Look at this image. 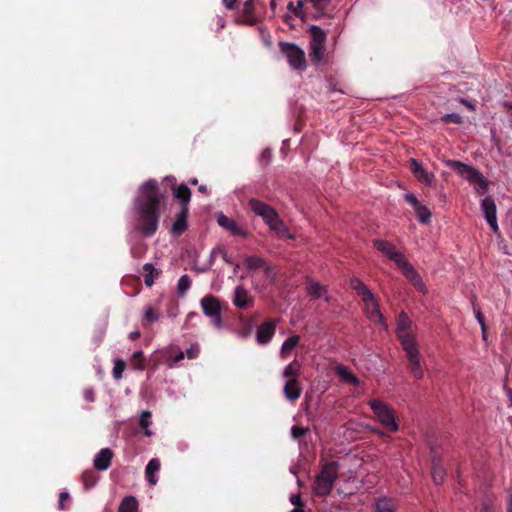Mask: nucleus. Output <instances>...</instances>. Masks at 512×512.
Instances as JSON below:
<instances>
[{
  "mask_svg": "<svg viewBox=\"0 0 512 512\" xmlns=\"http://www.w3.org/2000/svg\"><path fill=\"white\" fill-rule=\"evenodd\" d=\"M197 182H198V181H197V179H191V180H190V183H191V184H193V185H196V184H197Z\"/></svg>",
  "mask_w": 512,
  "mask_h": 512,
  "instance_id": "nucleus-63",
  "label": "nucleus"
},
{
  "mask_svg": "<svg viewBox=\"0 0 512 512\" xmlns=\"http://www.w3.org/2000/svg\"><path fill=\"white\" fill-rule=\"evenodd\" d=\"M173 196L181 203V207H188L191 199V190L186 184L176 185L172 188Z\"/></svg>",
  "mask_w": 512,
  "mask_h": 512,
  "instance_id": "nucleus-21",
  "label": "nucleus"
},
{
  "mask_svg": "<svg viewBox=\"0 0 512 512\" xmlns=\"http://www.w3.org/2000/svg\"><path fill=\"white\" fill-rule=\"evenodd\" d=\"M118 512H138V501L133 496H126L120 503Z\"/></svg>",
  "mask_w": 512,
  "mask_h": 512,
  "instance_id": "nucleus-27",
  "label": "nucleus"
},
{
  "mask_svg": "<svg viewBox=\"0 0 512 512\" xmlns=\"http://www.w3.org/2000/svg\"><path fill=\"white\" fill-rule=\"evenodd\" d=\"M281 51L286 55L288 62L294 69L306 67L305 53L298 46L290 43H281Z\"/></svg>",
  "mask_w": 512,
  "mask_h": 512,
  "instance_id": "nucleus-9",
  "label": "nucleus"
},
{
  "mask_svg": "<svg viewBox=\"0 0 512 512\" xmlns=\"http://www.w3.org/2000/svg\"><path fill=\"white\" fill-rule=\"evenodd\" d=\"M129 337L132 339V340H136L140 337V332L139 331H134V332H131Z\"/></svg>",
  "mask_w": 512,
  "mask_h": 512,
  "instance_id": "nucleus-56",
  "label": "nucleus"
},
{
  "mask_svg": "<svg viewBox=\"0 0 512 512\" xmlns=\"http://www.w3.org/2000/svg\"><path fill=\"white\" fill-rule=\"evenodd\" d=\"M508 512H512V495L509 497L508 501Z\"/></svg>",
  "mask_w": 512,
  "mask_h": 512,
  "instance_id": "nucleus-60",
  "label": "nucleus"
},
{
  "mask_svg": "<svg viewBox=\"0 0 512 512\" xmlns=\"http://www.w3.org/2000/svg\"><path fill=\"white\" fill-rule=\"evenodd\" d=\"M373 246L375 249H377L385 256L393 260L396 263V265L402 270L403 274L413 282V284L418 290L425 291V284L422 281L419 274L417 273V271L406 260L404 255L396 249V247L392 243L386 240L375 239L373 240Z\"/></svg>",
  "mask_w": 512,
  "mask_h": 512,
  "instance_id": "nucleus-3",
  "label": "nucleus"
},
{
  "mask_svg": "<svg viewBox=\"0 0 512 512\" xmlns=\"http://www.w3.org/2000/svg\"><path fill=\"white\" fill-rule=\"evenodd\" d=\"M299 341H300V337L298 335H293V336L289 337L288 339H286L281 346V350H280L281 357L287 358L290 355V353L292 352V350L299 344Z\"/></svg>",
  "mask_w": 512,
  "mask_h": 512,
  "instance_id": "nucleus-26",
  "label": "nucleus"
},
{
  "mask_svg": "<svg viewBox=\"0 0 512 512\" xmlns=\"http://www.w3.org/2000/svg\"><path fill=\"white\" fill-rule=\"evenodd\" d=\"M338 478V464L329 462L323 465L321 472L316 476L313 492L315 495L327 496L332 488L335 480Z\"/></svg>",
  "mask_w": 512,
  "mask_h": 512,
  "instance_id": "nucleus-4",
  "label": "nucleus"
},
{
  "mask_svg": "<svg viewBox=\"0 0 512 512\" xmlns=\"http://www.w3.org/2000/svg\"><path fill=\"white\" fill-rule=\"evenodd\" d=\"M145 318L148 321H150V322L155 321V320L158 319L157 313L155 312V310L151 306L146 307V309H145Z\"/></svg>",
  "mask_w": 512,
  "mask_h": 512,
  "instance_id": "nucleus-48",
  "label": "nucleus"
},
{
  "mask_svg": "<svg viewBox=\"0 0 512 512\" xmlns=\"http://www.w3.org/2000/svg\"><path fill=\"white\" fill-rule=\"evenodd\" d=\"M369 406L377 417L378 421L392 432L399 430V423L396 413L392 407L379 399L369 401Z\"/></svg>",
  "mask_w": 512,
  "mask_h": 512,
  "instance_id": "nucleus-5",
  "label": "nucleus"
},
{
  "mask_svg": "<svg viewBox=\"0 0 512 512\" xmlns=\"http://www.w3.org/2000/svg\"><path fill=\"white\" fill-rule=\"evenodd\" d=\"M325 55V45L310 43L309 56L315 63L321 62Z\"/></svg>",
  "mask_w": 512,
  "mask_h": 512,
  "instance_id": "nucleus-32",
  "label": "nucleus"
},
{
  "mask_svg": "<svg viewBox=\"0 0 512 512\" xmlns=\"http://www.w3.org/2000/svg\"><path fill=\"white\" fill-rule=\"evenodd\" d=\"M82 482L86 489L92 488L98 481V476L93 470H86L81 475Z\"/></svg>",
  "mask_w": 512,
  "mask_h": 512,
  "instance_id": "nucleus-34",
  "label": "nucleus"
},
{
  "mask_svg": "<svg viewBox=\"0 0 512 512\" xmlns=\"http://www.w3.org/2000/svg\"><path fill=\"white\" fill-rule=\"evenodd\" d=\"M189 207H180L176 213L170 232L174 235H181L188 227Z\"/></svg>",
  "mask_w": 512,
  "mask_h": 512,
  "instance_id": "nucleus-16",
  "label": "nucleus"
},
{
  "mask_svg": "<svg viewBox=\"0 0 512 512\" xmlns=\"http://www.w3.org/2000/svg\"><path fill=\"white\" fill-rule=\"evenodd\" d=\"M305 288L307 293L314 299L323 298L326 302H330L327 286L320 282L307 278L305 281Z\"/></svg>",
  "mask_w": 512,
  "mask_h": 512,
  "instance_id": "nucleus-15",
  "label": "nucleus"
},
{
  "mask_svg": "<svg viewBox=\"0 0 512 512\" xmlns=\"http://www.w3.org/2000/svg\"><path fill=\"white\" fill-rule=\"evenodd\" d=\"M165 198V195L160 192L156 180H148L140 187L139 195L135 202L137 212L136 231L144 236H152L156 233L161 214V205Z\"/></svg>",
  "mask_w": 512,
  "mask_h": 512,
  "instance_id": "nucleus-1",
  "label": "nucleus"
},
{
  "mask_svg": "<svg viewBox=\"0 0 512 512\" xmlns=\"http://www.w3.org/2000/svg\"><path fill=\"white\" fill-rule=\"evenodd\" d=\"M276 331V322L269 320L262 323L256 331V338L259 344H267L272 337L274 336Z\"/></svg>",
  "mask_w": 512,
  "mask_h": 512,
  "instance_id": "nucleus-17",
  "label": "nucleus"
},
{
  "mask_svg": "<svg viewBox=\"0 0 512 512\" xmlns=\"http://www.w3.org/2000/svg\"><path fill=\"white\" fill-rule=\"evenodd\" d=\"M290 502H291L293 505H295V506H296V508H299V507L301 508V507H303V506H304V503H303V501H302V499H301L300 494H292V495L290 496Z\"/></svg>",
  "mask_w": 512,
  "mask_h": 512,
  "instance_id": "nucleus-50",
  "label": "nucleus"
},
{
  "mask_svg": "<svg viewBox=\"0 0 512 512\" xmlns=\"http://www.w3.org/2000/svg\"><path fill=\"white\" fill-rule=\"evenodd\" d=\"M309 2L316 10L320 13H323L327 6L330 4L331 0H306Z\"/></svg>",
  "mask_w": 512,
  "mask_h": 512,
  "instance_id": "nucleus-41",
  "label": "nucleus"
},
{
  "mask_svg": "<svg viewBox=\"0 0 512 512\" xmlns=\"http://www.w3.org/2000/svg\"><path fill=\"white\" fill-rule=\"evenodd\" d=\"M362 301L364 302V311L368 319L374 323H382L383 316L373 293L363 298Z\"/></svg>",
  "mask_w": 512,
  "mask_h": 512,
  "instance_id": "nucleus-13",
  "label": "nucleus"
},
{
  "mask_svg": "<svg viewBox=\"0 0 512 512\" xmlns=\"http://www.w3.org/2000/svg\"><path fill=\"white\" fill-rule=\"evenodd\" d=\"M199 191H200L201 193H206V192H207V188H206V186H203V185H202V186H200V187H199Z\"/></svg>",
  "mask_w": 512,
  "mask_h": 512,
  "instance_id": "nucleus-61",
  "label": "nucleus"
},
{
  "mask_svg": "<svg viewBox=\"0 0 512 512\" xmlns=\"http://www.w3.org/2000/svg\"><path fill=\"white\" fill-rule=\"evenodd\" d=\"M113 458V452L109 448H103L95 456L93 464L97 470L103 471L110 467Z\"/></svg>",
  "mask_w": 512,
  "mask_h": 512,
  "instance_id": "nucleus-20",
  "label": "nucleus"
},
{
  "mask_svg": "<svg viewBox=\"0 0 512 512\" xmlns=\"http://www.w3.org/2000/svg\"><path fill=\"white\" fill-rule=\"evenodd\" d=\"M191 286V279L188 275H183L178 281V292L184 294Z\"/></svg>",
  "mask_w": 512,
  "mask_h": 512,
  "instance_id": "nucleus-40",
  "label": "nucleus"
},
{
  "mask_svg": "<svg viewBox=\"0 0 512 512\" xmlns=\"http://www.w3.org/2000/svg\"><path fill=\"white\" fill-rule=\"evenodd\" d=\"M409 167L418 181L423 182L427 186L434 185L435 175L432 172H428L425 168H423L422 165L415 158H411L409 160Z\"/></svg>",
  "mask_w": 512,
  "mask_h": 512,
  "instance_id": "nucleus-14",
  "label": "nucleus"
},
{
  "mask_svg": "<svg viewBox=\"0 0 512 512\" xmlns=\"http://www.w3.org/2000/svg\"><path fill=\"white\" fill-rule=\"evenodd\" d=\"M405 199L408 203H410L414 208L420 205L418 199L413 194H406Z\"/></svg>",
  "mask_w": 512,
  "mask_h": 512,
  "instance_id": "nucleus-51",
  "label": "nucleus"
},
{
  "mask_svg": "<svg viewBox=\"0 0 512 512\" xmlns=\"http://www.w3.org/2000/svg\"><path fill=\"white\" fill-rule=\"evenodd\" d=\"M291 512H304L303 507L294 508Z\"/></svg>",
  "mask_w": 512,
  "mask_h": 512,
  "instance_id": "nucleus-62",
  "label": "nucleus"
},
{
  "mask_svg": "<svg viewBox=\"0 0 512 512\" xmlns=\"http://www.w3.org/2000/svg\"><path fill=\"white\" fill-rule=\"evenodd\" d=\"M223 3L228 9H233L237 3V0H223Z\"/></svg>",
  "mask_w": 512,
  "mask_h": 512,
  "instance_id": "nucleus-54",
  "label": "nucleus"
},
{
  "mask_svg": "<svg viewBox=\"0 0 512 512\" xmlns=\"http://www.w3.org/2000/svg\"><path fill=\"white\" fill-rule=\"evenodd\" d=\"M270 230L274 231L278 237L280 238H291L289 235V231L285 223L280 219V217H276L269 225Z\"/></svg>",
  "mask_w": 512,
  "mask_h": 512,
  "instance_id": "nucleus-24",
  "label": "nucleus"
},
{
  "mask_svg": "<svg viewBox=\"0 0 512 512\" xmlns=\"http://www.w3.org/2000/svg\"><path fill=\"white\" fill-rule=\"evenodd\" d=\"M125 367H126V364L123 360H121V359L115 360L114 367H113V377L116 380H120L122 378V374L125 370Z\"/></svg>",
  "mask_w": 512,
  "mask_h": 512,
  "instance_id": "nucleus-39",
  "label": "nucleus"
},
{
  "mask_svg": "<svg viewBox=\"0 0 512 512\" xmlns=\"http://www.w3.org/2000/svg\"><path fill=\"white\" fill-rule=\"evenodd\" d=\"M201 307L203 310V313L211 318L213 324L216 327H221L222 325V316H221V310H222V304L219 298L213 295H207L204 296L201 299Z\"/></svg>",
  "mask_w": 512,
  "mask_h": 512,
  "instance_id": "nucleus-7",
  "label": "nucleus"
},
{
  "mask_svg": "<svg viewBox=\"0 0 512 512\" xmlns=\"http://www.w3.org/2000/svg\"><path fill=\"white\" fill-rule=\"evenodd\" d=\"M350 286L357 292L361 299L372 294L371 290L358 278H352L350 280Z\"/></svg>",
  "mask_w": 512,
  "mask_h": 512,
  "instance_id": "nucleus-30",
  "label": "nucleus"
},
{
  "mask_svg": "<svg viewBox=\"0 0 512 512\" xmlns=\"http://www.w3.org/2000/svg\"><path fill=\"white\" fill-rule=\"evenodd\" d=\"M131 365L137 370H143L145 368V357L142 351H136L133 353Z\"/></svg>",
  "mask_w": 512,
  "mask_h": 512,
  "instance_id": "nucleus-37",
  "label": "nucleus"
},
{
  "mask_svg": "<svg viewBox=\"0 0 512 512\" xmlns=\"http://www.w3.org/2000/svg\"><path fill=\"white\" fill-rule=\"evenodd\" d=\"M481 206L488 224L493 232L497 233L499 231V227L497 224L496 204L494 199L491 196L485 197L482 200Z\"/></svg>",
  "mask_w": 512,
  "mask_h": 512,
  "instance_id": "nucleus-12",
  "label": "nucleus"
},
{
  "mask_svg": "<svg viewBox=\"0 0 512 512\" xmlns=\"http://www.w3.org/2000/svg\"><path fill=\"white\" fill-rule=\"evenodd\" d=\"M283 392L285 397L291 401L295 402L298 400L302 393V387L298 381V379H289L286 381Z\"/></svg>",
  "mask_w": 512,
  "mask_h": 512,
  "instance_id": "nucleus-19",
  "label": "nucleus"
},
{
  "mask_svg": "<svg viewBox=\"0 0 512 512\" xmlns=\"http://www.w3.org/2000/svg\"><path fill=\"white\" fill-rule=\"evenodd\" d=\"M233 304L240 309H246L253 304V298L243 286L235 288Z\"/></svg>",
  "mask_w": 512,
  "mask_h": 512,
  "instance_id": "nucleus-18",
  "label": "nucleus"
},
{
  "mask_svg": "<svg viewBox=\"0 0 512 512\" xmlns=\"http://www.w3.org/2000/svg\"><path fill=\"white\" fill-rule=\"evenodd\" d=\"M445 164L470 183H478L483 191L487 189V180L476 168L456 160H446Z\"/></svg>",
  "mask_w": 512,
  "mask_h": 512,
  "instance_id": "nucleus-6",
  "label": "nucleus"
},
{
  "mask_svg": "<svg viewBox=\"0 0 512 512\" xmlns=\"http://www.w3.org/2000/svg\"><path fill=\"white\" fill-rule=\"evenodd\" d=\"M309 32L312 37L310 43L325 45L327 35L323 29L313 25L310 27Z\"/></svg>",
  "mask_w": 512,
  "mask_h": 512,
  "instance_id": "nucleus-31",
  "label": "nucleus"
},
{
  "mask_svg": "<svg viewBox=\"0 0 512 512\" xmlns=\"http://www.w3.org/2000/svg\"><path fill=\"white\" fill-rule=\"evenodd\" d=\"M260 18L258 0H247L237 17V22L245 25H254Z\"/></svg>",
  "mask_w": 512,
  "mask_h": 512,
  "instance_id": "nucleus-8",
  "label": "nucleus"
},
{
  "mask_svg": "<svg viewBox=\"0 0 512 512\" xmlns=\"http://www.w3.org/2000/svg\"><path fill=\"white\" fill-rule=\"evenodd\" d=\"M376 509L378 512H395V505L391 500L382 498L376 502Z\"/></svg>",
  "mask_w": 512,
  "mask_h": 512,
  "instance_id": "nucleus-36",
  "label": "nucleus"
},
{
  "mask_svg": "<svg viewBox=\"0 0 512 512\" xmlns=\"http://www.w3.org/2000/svg\"><path fill=\"white\" fill-rule=\"evenodd\" d=\"M217 223L219 226H221L223 229L227 230L230 234L234 236L246 238L249 235L247 230L242 225H240L236 220L229 218L222 213H220L217 216Z\"/></svg>",
  "mask_w": 512,
  "mask_h": 512,
  "instance_id": "nucleus-11",
  "label": "nucleus"
},
{
  "mask_svg": "<svg viewBox=\"0 0 512 512\" xmlns=\"http://www.w3.org/2000/svg\"><path fill=\"white\" fill-rule=\"evenodd\" d=\"M185 357V353L182 352V351H178L177 354H175L174 356H169L168 358V365L170 367H172L174 364L180 362L181 360H183Z\"/></svg>",
  "mask_w": 512,
  "mask_h": 512,
  "instance_id": "nucleus-47",
  "label": "nucleus"
},
{
  "mask_svg": "<svg viewBox=\"0 0 512 512\" xmlns=\"http://www.w3.org/2000/svg\"><path fill=\"white\" fill-rule=\"evenodd\" d=\"M397 337L406 352L409 369L416 379H422L424 371L421 366V356L416 343L415 333L412 329V321L408 315L401 312L397 320Z\"/></svg>",
  "mask_w": 512,
  "mask_h": 512,
  "instance_id": "nucleus-2",
  "label": "nucleus"
},
{
  "mask_svg": "<svg viewBox=\"0 0 512 512\" xmlns=\"http://www.w3.org/2000/svg\"><path fill=\"white\" fill-rule=\"evenodd\" d=\"M308 432V428H304L301 426H293L291 428V435L294 439H299L305 436Z\"/></svg>",
  "mask_w": 512,
  "mask_h": 512,
  "instance_id": "nucleus-45",
  "label": "nucleus"
},
{
  "mask_svg": "<svg viewBox=\"0 0 512 512\" xmlns=\"http://www.w3.org/2000/svg\"><path fill=\"white\" fill-rule=\"evenodd\" d=\"M70 499V496L67 492H61L59 496V508L61 510L66 509V502Z\"/></svg>",
  "mask_w": 512,
  "mask_h": 512,
  "instance_id": "nucleus-49",
  "label": "nucleus"
},
{
  "mask_svg": "<svg viewBox=\"0 0 512 512\" xmlns=\"http://www.w3.org/2000/svg\"><path fill=\"white\" fill-rule=\"evenodd\" d=\"M84 395H85V398H86L88 401H90V402L94 401V392H93L92 390H86V391L84 392Z\"/></svg>",
  "mask_w": 512,
  "mask_h": 512,
  "instance_id": "nucleus-55",
  "label": "nucleus"
},
{
  "mask_svg": "<svg viewBox=\"0 0 512 512\" xmlns=\"http://www.w3.org/2000/svg\"><path fill=\"white\" fill-rule=\"evenodd\" d=\"M460 103H462L463 105H465L467 108H469L472 111L475 110V105L472 104L470 101L464 99V98L460 99Z\"/></svg>",
  "mask_w": 512,
  "mask_h": 512,
  "instance_id": "nucleus-52",
  "label": "nucleus"
},
{
  "mask_svg": "<svg viewBox=\"0 0 512 512\" xmlns=\"http://www.w3.org/2000/svg\"><path fill=\"white\" fill-rule=\"evenodd\" d=\"M303 1L299 0L296 5L293 2H290L287 6L288 10H290L295 16H300L303 8Z\"/></svg>",
  "mask_w": 512,
  "mask_h": 512,
  "instance_id": "nucleus-46",
  "label": "nucleus"
},
{
  "mask_svg": "<svg viewBox=\"0 0 512 512\" xmlns=\"http://www.w3.org/2000/svg\"><path fill=\"white\" fill-rule=\"evenodd\" d=\"M350 286L357 292L361 299L372 294L371 290L358 278H352L350 280Z\"/></svg>",
  "mask_w": 512,
  "mask_h": 512,
  "instance_id": "nucleus-29",
  "label": "nucleus"
},
{
  "mask_svg": "<svg viewBox=\"0 0 512 512\" xmlns=\"http://www.w3.org/2000/svg\"><path fill=\"white\" fill-rule=\"evenodd\" d=\"M161 463L160 460L157 458L151 459L145 469L146 478L150 485H156L157 478L155 477V474L160 470Z\"/></svg>",
  "mask_w": 512,
  "mask_h": 512,
  "instance_id": "nucleus-23",
  "label": "nucleus"
},
{
  "mask_svg": "<svg viewBox=\"0 0 512 512\" xmlns=\"http://www.w3.org/2000/svg\"><path fill=\"white\" fill-rule=\"evenodd\" d=\"M217 24H218V26L220 28H224L225 27V20L222 17H218Z\"/></svg>",
  "mask_w": 512,
  "mask_h": 512,
  "instance_id": "nucleus-58",
  "label": "nucleus"
},
{
  "mask_svg": "<svg viewBox=\"0 0 512 512\" xmlns=\"http://www.w3.org/2000/svg\"><path fill=\"white\" fill-rule=\"evenodd\" d=\"M476 318H477L481 328H484V326H486V325H485L484 317H483L481 311L476 312Z\"/></svg>",
  "mask_w": 512,
  "mask_h": 512,
  "instance_id": "nucleus-53",
  "label": "nucleus"
},
{
  "mask_svg": "<svg viewBox=\"0 0 512 512\" xmlns=\"http://www.w3.org/2000/svg\"><path fill=\"white\" fill-rule=\"evenodd\" d=\"M144 274V282L148 287H151L154 283L155 278L160 275V271L155 269L154 266L150 263H146L143 266Z\"/></svg>",
  "mask_w": 512,
  "mask_h": 512,
  "instance_id": "nucleus-28",
  "label": "nucleus"
},
{
  "mask_svg": "<svg viewBox=\"0 0 512 512\" xmlns=\"http://www.w3.org/2000/svg\"><path fill=\"white\" fill-rule=\"evenodd\" d=\"M431 474H432L433 481L437 485H440L444 482L446 472L440 463L433 461Z\"/></svg>",
  "mask_w": 512,
  "mask_h": 512,
  "instance_id": "nucleus-33",
  "label": "nucleus"
},
{
  "mask_svg": "<svg viewBox=\"0 0 512 512\" xmlns=\"http://www.w3.org/2000/svg\"><path fill=\"white\" fill-rule=\"evenodd\" d=\"M481 330H482V338H483V340H486L487 339L486 326H484V328H481Z\"/></svg>",
  "mask_w": 512,
  "mask_h": 512,
  "instance_id": "nucleus-59",
  "label": "nucleus"
},
{
  "mask_svg": "<svg viewBox=\"0 0 512 512\" xmlns=\"http://www.w3.org/2000/svg\"><path fill=\"white\" fill-rule=\"evenodd\" d=\"M244 264L249 271L262 269L266 274H269L271 272L270 266L261 257H257V256L248 257L245 259Z\"/></svg>",
  "mask_w": 512,
  "mask_h": 512,
  "instance_id": "nucleus-22",
  "label": "nucleus"
},
{
  "mask_svg": "<svg viewBox=\"0 0 512 512\" xmlns=\"http://www.w3.org/2000/svg\"><path fill=\"white\" fill-rule=\"evenodd\" d=\"M250 209L258 216L262 217L267 225H269L276 217H278L277 211L266 203L251 199L248 203Z\"/></svg>",
  "mask_w": 512,
  "mask_h": 512,
  "instance_id": "nucleus-10",
  "label": "nucleus"
},
{
  "mask_svg": "<svg viewBox=\"0 0 512 512\" xmlns=\"http://www.w3.org/2000/svg\"><path fill=\"white\" fill-rule=\"evenodd\" d=\"M200 353V347L199 344L193 343L191 346L186 350L185 355L189 359H195L198 357Z\"/></svg>",
  "mask_w": 512,
  "mask_h": 512,
  "instance_id": "nucleus-44",
  "label": "nucleus"
},
{
  "mask_svg": "<svg viewBox=\"0 0 512 512\" xmlns=\"http://www.w3.org/2000/svg\"><path fill=\"white\" fill-rule=\"evenodd\" d=\"M298 375V371L292 363L287 365L283 370V376L287 378V380L298 379Z\"/></svg>",
  "mask_w": 512,
  "mask_h": 512,
  "instance_id": "nucleus-42",
  "label": "nucleus"
},
{
  "mask_svg": "<svg viewBox=\"0 0 512 512\" xmlns=\"http://www.w3.org/2000/svg\"><path fill=\"white\" fill-rule=\"evenodd\" d=\"M371 431H372L373 433H375V434L379 435L380 437H384V436H386V434H385L383 431H381L380 429L373 428V429H371Z\"/></svg>",
  "mask_w": 512,
  "mask_h": 512,
  "instance_id": "nucleus-57",
  "label": "nucleus"
},
{
  "mask_svg": "<svg viewBox=\"0 0 512 512\" xmlns=\"http://www.w3.org/2000/svg\"><path fill=\"white\" fill-rule=\"evenodd\" d=\"M336 373L340 377V379L344 382L351 383L353 385H358V378L352 373V371L346 366L339 365L336 367Z\"/></svg>",
  "mask_w": 512,
  "mask_h": 512,
  "instance_id": "nucleus-25",
  "label": "nucleus"
},
{
  "mask_svg": "<svg viewBox=\"0 0 512 512\" xmlns=\"http://www.w3.org/2000/svg\"><path fill=\"white\" fill-rule=\"evenodd\" d=\"M441 121H443L444 123L453 122L455 124H461L463 122L462 121V117L459 114H456V113H451V114L444 115L441 118Z\"/></svg>",
  "mask_w": 512,
  "mask_h": 512,
  "instance_id": "nucleus-43",
  "label": "nucleus"
},
{
  "mask_svg": "<svg viewBox=\"0 0 512 512\" xmlns=\"http://www.w3.org/2000/svg\"><path fill=\"white\" fill-rule=\"evenodd\" d=\"M415 212L422 223H428L430 221L431 212L428 207L420 204L415 208Z\"/></svg>",
  "mask_w": 512,
  "mask_h": 512,
  "instance_id": "nucleus-38",
  "label": "nucleus"
},
{
  "mask_svg": "<svg viewBox=\"0 0 512 512\" xmlns=\"http://www.w3.org/2000/svg\"><path fill=\"white\" fill-rule=\"evenodd\" d=\"M151 412L143 411L140 415L139 425L144 430V434L148 437L152 435V431L149 429L151 424Z\"/></svg>",
  "mask_w": 512,
  "mask_h": 512,
  "instance_id": "nucleus-35",
  "label": "nucleus"
}]
</instances>
